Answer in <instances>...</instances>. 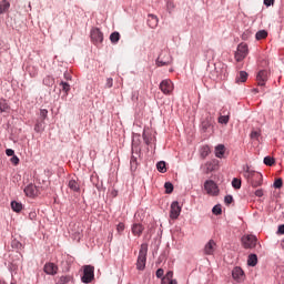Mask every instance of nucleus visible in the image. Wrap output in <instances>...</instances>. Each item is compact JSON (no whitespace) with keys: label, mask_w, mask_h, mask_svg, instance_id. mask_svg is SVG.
I'll use <instances>...</instances> for the list:
<instances>
[{"label":"nucleus","mask_w":284,"mask_h":284,"mask_svg":"<svg viewBox=\"0 0 284 284\" xmlns=\"http://www.w3.org/2000/svg\"><path fill=\"white\" fill-rule=\"evenodd\" d=\"M274 163H276V160L274 158H272L270 155L264 158V165L272 168V165H274Z\"/></svg>","instance_id":"40"},{"label":"nucleus","mask_w":284,"mask_h":284,"mask_svg":"<svg viewBox=\"0 0 284 284\" xmlns=\"http://www.w3.org/2000/svg\"><path fill=\"white\" fill-rule=\"evenodd\" d=\"M114 85V80L112 78L106 79L105 88H112Z\"/></svg>","instance_id":"54"},{"label":"nucleus","mask_w":284,"mask_h":284,"mask_svg":"<svg viewBox=\"0 0 284 284\" xmlns=\"http://www.w3.org/2000/svg\"><path fill=\"white\" fill-rule=\"evenodd\" d=\"M11 247L13 250H23V244L19 242L18 240H12Z\"/></svg>","instance_id":"43"},{"label":"nucleus","mask_w":284,"mask_h":284,"mask_svg":"<svg viewBox=\"0 0 284 284\" xmlns=\"http://www.w3.org/2000/svg\"><path fill=\"white\" fill-rule=\"evenodd\" d=\"M121 40V33H119L118 31H114L110 34V41L111 43H119V41Z\"/></svg>","instance_id":"34"},{"label":"nucleus","mask_w":284,"mask_h":284,"mask_svg":"<svg viewBox=\"0 0 284 284\" xmlns=\"http://www.w3.org/2000/svg\"><path fill=\"white\" fill-rule=\"evenodd\" d=\"M267 79H270V71L262 69L257 72L256 82L260 88H264V85L267 83Z\"/></svg>","instance_id":"11"},{"label":"nucleus","mask_w":284,"mask_h":284,"mask_svg":"<svg viewBox=\"0 0 284 284\" xmlns=\"http://www.w3.org/2000/svg\"><path fill=\"white\" fill-rule=\"evenodd\" d=\"M164 190L165 194H172V192H174V184H172L171 182H165Z\"/></svg>","instance_id":"39"},{"label":"nucleus","mask_w":284,"mask_h":284,"mask_svg":"<svg viewBox=\"0 0 284 284\" xmlns=\"http://www.w3.org/2000/svg\"><path fill=\"white\" fill-rule=\"evenodd\" d=\"M91 183L97 187L99 192H101V189L103 187V183H99V176L91 175Z\"/></svg>","instance_id":"32"},{"label":"nucleus","mask_w":284,"mask_h":284,"mask_svg":"<svg viewBox=\"0 0 284 284\" xmlns=\"http://www.w3.org/2000/svg\"><path fill=\"white\" fill-rule=\"evenodd\" d=\"M210 154H212V149L210 148V145L205 144V145L201 146V149H200L201 159L205 160V159H207V156H210Z\"/></svg>","instance_id":"24"},{"label":"nucleus","mask_w":284,"mask_h":284,"mask_svg":"<svg viewBox=\"0 0 284 284\" xmlns=\"http://www.w3.org/2000/svg\"><path fill=\"white\" fill-rule=\"evenodd\" d=\"M200 170L203 172V174H212V172H216V170H219V160L213 159L206 161L201 165Z\"/></svg>","instance_id":"4"},{"label":"nucleus","mask_w":284,"mask_h":284,"mask_svg":"<svg viewBox=\"0 0 284 284\" xmlns=\"http://www.w3.org/2000/svg\"><path fill=\"white\" fill-rule=\"evenodd\" d=\"M33 130L37 134H41L45 130V120L37 119Z\"/></svg>","instance_id":"22"},{"label":"nucleus","mask_w":284,"mask_h":284,"mask_svg":"<svg viewBox=\"0 0 284 284\" xmlns=\"http://www.w3.org/2000/svg\"><path fill=\"white\" fill-rule=\"evenodd\" d=\"M257 264H258V256L254 253L250 254L247 258V265L250 267H256Z\"/></svg>","instance_id":"26"},{"label":"nucleus","mask_w":284,"mask_h":284,"mask_svg":"<svg viewBox=\"0 0 284 284\" xmlns=\"http://www.w3.org/2000/svg\"><path fill=\"white\" fill-rule=\"evenodd\" d=\"M143 232H145V225H143L141 222H135L131 225V233L133 236L141 239Z\"/></svg>","instance_id":"14"},{"label":"nucleus","mask_w":284,"mask_h":284,"mask_svg":"<svg viewBox=\"0 0 284 284\" xmlns=\"http://www.w3.org/2000/svg\"><path fill=\"white\" fill-rule=\"evenodd\" d=\"M72 281V276L70 275H62L60 278H59V283L61 284H68Z\"/></svg>","instance_id":"45"},{"label":"nucleus","mask_w":284,"mask_h":284,"mask_svg":"<svg viewBox=\"0 0 284 284\" xmlns=\"http://www.w3.org/2000/svg\"><path fill=\"white\" fill-rule=\"evenodd\" d=\"M64 79H65L67 81H70V80L72 79V77L70 75V73L64 72Z\"/></svg>","instance_id":"60"},{"label":"nucleus","mask_w":284,"mask_h":284,"mask_svg":"<svg viewBox=\"0 0 284 284\" xmlns=\"http://www.w3.org/2000/svg\"><path fill=\"white\" fill-rule=\"evenodd\" d=\"M146 23L149 28L154 30V28L159 26V17H156L155 14L149 13Z\"/></svg>","instance_id":"21"},{"label":"nucleus","mask_w":284,"mask_h":284,"mask_svg":"<svg viewBox=\"0 0 284 284\" xmlns=\"http://www.w3.org/2000/svg\"><path fill=\"white\" fill-rule=\"evenodd\" d=\"M43 272L47 273L49 276H57L59 273V266L52 262H48L43 266Z\"/></svg>","instance_id":"15"},{"label":"nucleus","mask_w":284,"mask_h":284,"mask_svg":"<svg viewBox=\"0 0 284 284\" xmlns=\"http://www.w3.org/2000/svg\"><path fill=\"white\" fill-rule=\"evenodd\" d=\"M0 284H6V281L0 278Z\"/></svg>","instance_id":"64"},{"label":"nucleus","mask_w":284,"mask_h":284,"mask_svg":"<svg viewBox=\"0 0 284 284\" xmlns=\"http://www.w3.org/2000/svg\"><path fill=\"white\" fill-rule=\"evenodd\" d=\"M116 232H118V234L121 236V234H123V232H125V223L120 222V223L116 225Z\"/></svg>","instance_id":"47"},{"label":"nucleus","mask_w":284,"mask_h":284,"mask_svg":"<svg viewBox=\"0 0 284 284\" xmlns=\"http://www.w3.org/2000/svg\"><path fill=\"white\" fill-rule=\"evenodd\" d=\"M277 234H284V224H281L277 229Z\"/></svg>","instance_id":"59"},{"label":"nucleus","mask_w":284,"mask_h":284,"mask_svg":"<svg viewBox=\"0 0 284 284\" xmlns=\"http://www.w3.org/2000/svg\"><path fill=\"white\" fill-rule=\"evenodd\" d=\"M248 74L245 71H240L239 77L236 78L237 83H245L247 81Z\"/></svg>","instance_id":"36"},{"label":"nucleus","mask_w":284,"mask_h":284,"mask_svg":"<svg viewBox=\"0 0 284 284\" xmlns=\"http://www.w3.org/2000/svg\"><path fill=\"white\" fill-rule=\"evenodd\" d=\"M43 85H47V88H52L54 85V78L51 75H47L43 79Z\"/></svg>","instance_id":"35"},{"label":"nucleus","mask_w":284,"mask_h":284,"mask_svg":"<svg viewBox=\"0 0 284 284\" xmlns=\"http://www.w3.org/2000/svg\"><path fill=\"white\" fill-rule=\"evenodd\" d=\"M267 37H270V33H268L267 30H265V29H262V30H260V31H257V32L255 33V39H256V41H263V40H265Z\"/></svg>","instance_id":"27"},{"label":"nucleus","mask_w":284,"mask_h":284,"mask_svg":"<svg viewBox=\"0 0 284 284\" xmlns=\"http://www.w3.org/2000/svg\"><path fill=\"white\" fill-rule=\"evenodd\" d=\"M212 213L215 216H221V214H223V209L221 207V204H216L215 206H213Z\"/></svg>","instance_id":"41"},{"label":"nucleus","mask_w":284,"mask_h":284,"mask_svg":"<svg viewBox=\"0 0 284 284\" xmlns=\"http://www.w3.org/2000/svg\"><path fill=\"white\" fill-rule=\"evenodd\" d=\"M164 274H165V271L163 268H158L155 272L156 278H163Z\"/></svg>","instance_id":"53"},{"label":"nucleus","mask_w":284,"mask_h":284,"mask_svg":"<svg viewBox=\"0 0 284 284\" xmlns=\"http://www.w3.org/2000/svg\"><path fill=\"white\" fill-rule=\"evenodd\" d=\"M243 170V176L246 179L247 183L252 185V187H261V185H263V174L251 170L250 165H245Z\"/></svg>","instance_id":"1"},{"label":"nucleus","mask_w":284,"mask_h":284,"mask_svg":"<svg viewBox=\"0 0 284 284\" xmlns=\"http://www.w3.org/2000/svg\"><path fill=\"white\" fill-rule=\"evenodd\" d=\"M251 37H252V31L250 29H246L242 33L241 39H242V41H250Z\"/></svg>","instance_id":"42"},{"label":"nucleus","mask_w":284,"mask_h":284,"mask_svg":"<svg viewBox=\"0 0 284 284\" xmlns=\"http://www.w3.org/2000/svg\"><path fill=\"white\" fill-rule=\"evenodd\" d=\"M11 210H13L14 212H17V214H19V212L23 210V204L17 201H11Z\"/></svg>","instance_id":"31"},{"label":"nucleus","mask_w":284,"mask_h":284,"mask_svg":"<svg viewBox=\"0 0 284 284\" xmlns=\"http://www.w3.org/2000/svg\"><path fill=\"white\" fill-rule=\"evenodd\" d=\"M224 203L225 205H232V203H234V197L232 195H225Z\"/></svg>","instance_id":"50"},{"label":"nucleus","mask_w":284,"mask_h":284,"mask_svg":"<svg viewBox=\"0 0 284 284\" xmlns=\"http://www.w3.org/2000/svg\"><path fill=\"white\" fill-rule=\"evenodd\" d=\"M11 110L10 103L8 100L0 98V114H9Z\"/></svg>","instance_id":"20"},{"label":"nucleus","mask_w":284,"mask_h":284,"mask_svg":"<svg viewBox=\"0 0 284 284\" xmlns=\"http://www.w3.org/2000/svg\"><path fill=\"white\" fill-rule=\"evenodd\" d=\"M112 239H114V234L111 232L109 233V236H108L109 243H112Z\"/></svg>","instance_id":"61"},{"label":"nucleus","mask_w":284,"mask_h":284,"mask_svg":"<svg viewBox=\"0 0 284 284\" xmlns=\"http://www.w3.org/2000/svg\"><path fill=\"white\" fill-rule=\"evenodd\" d=\"M6 154H7V156H14V150H12V149H7V150H6Z\"/></svg>","instance_id":"58"},{"label":"nucleus","mask_w":284,"mask_h":284,"mask_svg":"<svg viewBox=\"0 0 284 284\" xmlns=\"http://www.w3.org/2000/svg\"><path fill=\"white\" fill-rule=\"evenodd\" d=\"M90 38L93 45H101L103 43V32L97 27L91 29Z\"/></svg>","instance_id":"8"},{"label":"nucleus","mask_w":284,"mask_h":284,"mask_svg":"<svg viewBox=\"0 0 284 284\" xmlns=\"http://www.w3.org/2000/svg\"><path fill=\"white\" fill-rule=\"evenodd\" d=\"M160 90L163 92V94H172L174 90V83H172V80L170 79L162 80L160 83Z\"/></svg>","instance_id":"12"},{"label":"nucleus","mask_w":284,"mask_h":284,"mask_svg":"<svg viewBox=\"0 0 284 284\" xmlns=\"http://www.w3.org/2000/svg\"><path fill=\"white\" fill-rule=\"evenodd\" d=\"M273 187H275V190H281V187H283V179H276L273 183Z\"/></svg>","instance_id":"46"},{"label":"nucleus","mask_w":284,"mask_h":284,"mask_svg":"<svg viewBox=\"0 0 284 284\" xmlns=\"http://www.w3.org/2000/svg\"><path fill=\"white\" fill-rule=\"evenodd\" d=\"M281 247H282V250H284V239L281 241Z\"/></svg>","instance_id":"63"},{"label":"nucleus","mask_w":284,"mask_h":284,"mask_svg":"<svg viewBox=\"0 0 284 284\" xmlns=\"http://www.w3.org/2000/svg\"><path fill=\"white\" fill-rule=\"evenodd\" d=\"M241 185H242L241 179L234 178L232 180V187H234V190H241Z\"/></svg>","instance_id":"44"},{"label":"nucleus","mask_w":284,"mask_h":284,"mask_svg":"<svg viewBox=\"0 0 284 284\" xmlns=\"http://www.w3.org/2000/svg\"><path fill=\"white\" fill-rule=\"evenodd\" d=\"M232 277L237 283H241V281H243V278L245 277V272L243 271V268H241V266H235L232 271Z\"/></svg>","instance_id":"18"},{"label":"nucleus","mask_w":284,"mask_h":284,"mask_svg":"<svg viewBox=\"0 0 284 284\" xmlns=\"http://www.w3.org/2000/svg\"><path fill=\"white\" fill-rule=\"evenodd\" d=\"M27 72L29 73L31 79H34L39 74V69H37L36 67H29L27 69Z\"/></svg>","instance_id":"37"},{"label":"nucleus","mask_w":284,"mask_h":284,"mask_svg":"<svg viewBox=\"0 0 284 284\" xmlns=\"http://www.w3.org/2000/svg\"><path fill=\"white\" fill-rule=\"evenodd\" d=\"M81 281L82 283H85V284H90L92 281H94V266L84 265Z\"/></svg>","instance_id":"6"},{"label":"nucleus","mask_w":284,"mask_h":284,"mask_svg":"<svg viewBox=\"0 0 284 284\" xmlns=\"http://www.w3.org/2000/svg\"><path fill=\"white\" fill-rule=\"evenodd\" d=\"M62 92H64V97H68V94L70 93L71 87L70 83L65 82V81H61L59 83Z\"/></svg>","instance_id":"30"},{"label":"nucleus","mask_w":284,"mask_h":284,"mask_svg":"<svg viewBox=\"0 0 284 284\" xmlns=\"http://www.w3.org/2000/svg\"><path fill=\"white\" fill-rule=\"evenodd\" d=\"M204 190L206 194H210L211 196H219V185H216L214 180H206L204 182Z\"/></svg>","instance_id":"9"},{"label":"nucleus","mask_w":284,"mask_h":284,"mask_svg":"<svg viewBox=\"0 0 284 284\" xmlns=\"http://www.w3.org/2000/svg\"><path fill=\"white\" fill-rule=\"evenodd\" d=\"M169 284H179V282L176 280H169Z\"/></svg>","instance_id":"62"},{"label":"nucleus","mask_w":284,"mask_h":284,"mask_svg":"<svg viewBox=\"0 0 284 284\" xmlns=\"http://www.w3.org/2000/svg\"><path fill=\"white\" fill-rule=\"evenodd\" d=\"M10 163H12V165H19V163H21V160L19 159V156L13 155L10 159Z\"/></svg>","instance_id":"51"},{"label":"nucleus","mask_w":284,"mask_h":284,"mask_svg":"<svg viewBox=\"0 0 284 284\" xmlns=\"http://www.w3.org/2000/svg\"><path fill=\"white\" fill-rule=\"evenodd\" d=\"M40 119L41 121H45V119H48V110L47 109H41L40 110Z\"/></svg>","instance_id":"49"},{"label":"nucleus","mask_w":284,"mask_h":284,"mask_svg":"<svg viewBox=\"0 0 284 284\" xmlns=\"http://www.w3.org/2000/svg\"><path fill=\"white\" fill-rule=\"evenodd\" d=\"M68 187L71 192H81V184H79V180L71 179L68 183Z\"/></svg>","instance_id":"23"},{"label":"nucleus","mask_w":284,"mask_h":284,"mask_svg":"<svg viewBox=\"0 0 284 284\" xmlns=\"http://www.w3.org/2000/svg\"><path fill=\"white\" fill-rule=\"evenodd\" d=\"M276 0H264V6L266 8H270L271 6H274Z\"/></svg>","instance_id":"56"},{"label":"nucleus","mask_w":284,"mask_h":284,"mask_svg":"<svg viewBox=\"0 0 284 284\" xmlns=\"http://www.w3.org/2000/svg\"><path fill=\"white\" fill-rule=\"evenodd\" d=\"M215 156H216V159H223L225 156V145L224 144H217L215 146Z\"/></svg>","instance_id":"25"},{"label":"nucleus","mask_w":284,"mask_h":284,"mask_svg":"<svg viewBox=\"0 0 284 284\" xmlns=\"http://www.w3.org/2000/svg\"><path fill=\"white\" fill-rule=\"evenodd\" d=\"M158 68H163V65H170V61L161 60V55L155 61Z\"/></svg>","instance_id":"48"},{"label":"nucleus","mask_w":284,"mask_h":284,"mask_svg":"<svg viewBox=\"0 0 284 284\" xmlns=\"http://www.w3.org/2000/svg\"><path fill=\"white\" fill-rule=\"evenodd\" d=\"M165 278L166 281H172V278H174V272L173 271L166 272L165 277H163L162 281H165Z\"/></svg>","instance_id":"52"},{"label":"nucleus","mask_w":284,"mask_h":284,"mask_svg":"<svg viewBox=\"0 0 284 284\" xmlns=\"http://www.w3.org/2000/svg\"><path fill=\"white\" fill-rule=\"evenodd\" d=\"M181 204H179V201H174L171 204V210H170V219L172 221H176V219H179V216H181Z\"/></svg>","instance_id":"13"},{"label":"nucleus","mask_w":284,"mask_h":284,"mask_svg":"<svg viewBox=\"0 0 284 284\" xmlns=\"http://www.w3.org/2000/svg\"><path fill=\"white\" fill-rule=\"evenodd\" d=\"M142 139L145 145H152V133L143 131Z\"/></svg>","instance_id":"33"},{"label":"nucleus","mask_w":284,"mask_h":284,"mask_svg":"<svg viewBox=\"0 0 284 284\" xmlns=\"http://www.w3.org/2000/svg\"><path fill=\"white\" fill-rule=\"evenodd\" d=\"M258 136H261V133L258 131L251 132V139H258Z\"/></svg>","instance_id":"57"},{"label":"nucleus","mask_w":284,"mask_h":284,"mask_svg":"<svg viewBox=\"0 0 284 284\" xmlns=\"http://www.w3.org/2000/svg\"><path fill=\"white\" fill-rule=\"evenodd\" d=\"M148 263V243H142L140 246L138 260H136V270L139 272H143L145 270V265Z\"/></svg>","instance_id":"3"},{"label":"nucleus","mask_w":284,"mask_h":284,"mask_svg":"<svg viewBox=\"0 0 284 284\" xmlns=\"http://www.w3.org/2000/svg\"><path fill=\"white\" fill-rule=\"evenodd\" d=\"M205 256H214V253L216 252V242L214 240H210L203 250Z\"/></svg>","instance_id":"17"},{"label":"nucleus","mask_w":284,"mask_h":284,"mask_svg":"<svg viewBox=\"0 0 284 284\" xmlns=\"http://www.w3.org/2000/svg\"><path fill=\"white\" fill-rule=\"evenodd\" d=\"M156 170L161 174H165V172H168V164L165 163V161L158 162L156 163Z\"/></svg>","instance_id":"29"},{"label":"nucleus","mask_w":284,"mask_h":284,"mask_svg":"<svg viewBox=\"0 0 284 284\" xmlns=\"http://www.w3.org/2000/svg\"><path fill=\"white\" fill-rule=\"evenodd\" d=\"M241 241L244 250H254L258 243L256 235H243Z\"/></svg>","instance_id":"5"},{"label":"nucleus","mask_w":284,"mask_h":284,"mask_svg":"<svg viewBox=\"0 0 284 284\" xmlns=\"http://www.w3.org/2000/svg\"><path fill=\"white\" fill-rule=\"evenodd\" d=\"M213 123L214 121L212 120V116H206L204 120L201 121V132H212Z\"/></svg>","instance_id":"16"},{"label":"nucleus","mask_w":284,"mask_h":284,"mask_svg":"<svg viewBox=\"0 0 284 284\" xmlns=\"http://www.w3.org/2000/svg\"><path fill=\"white\" fill-rule=\"evenodd\" d=\"M175 8H176V4L174 3V1L172 0L166 1V10L169 14H172Z\"/></svg>","instance_id":"38"},{"label":"nucleus","mask_w":284,"mask_h":284,"mask_svg":"<svg viewBox=\"0 0 284 284\" xmlns=\"http://www.w3.org/2000/svg\"><path fill=\"white\" fill-rule=\"evenodd\" d=\"M139 159H141V148L139 146V144L133 142L132 143V154H131V159H130V170H131L132 174H134V172H136V170H139V165H141V163H139Z\"/></svg>","instance_id":"2"},{"label":"nucleus","mask_w":284,"mask_h":284,"mask_svg":"<svg viewBox=\"0 0 284 284\" xmlns=\"http://www.w3.org/2000/svg\"><path fill=\"white\" fill-rule=\"evenodd\" d=\"M217 123H221L222 125H227V123H230V111H227V109L221 110Z\"/></svg>","instance_id":"19"},{"label":"nucleus","mask_w":284,"mask_h":284,"mask_svg":"<svg viewBox=\"0 0 284 284\" xmlns=\"http://www.w3.org/2000/svg\"><path fill=\"white\" fill-rule=\"evenodd\" d=\"M24 194L29 199H37L41 194V191L34 183H30L24 187Z\"/></svg>","instance_id":"10"},{"label":"nucleus","mask_w":284,"mask_h":284,"mask_svg":"<svg viewBox=\"0 0 284 284\" xmlns=\"http://www.w3.org/2000/svg\"><path fill=\"white\" fill-rule=\"evenodd\" d=\"M264 194H265V193H264L263 189H257V190L255 191V196H257L258 199L263 197Z\"/></svg>","instance_id":"55"},{"label":"nucleus","mask_w":284,"mask_h":284,"mask_svg":"<svg viewBox=\"0 0 284 284\" xmlns=\"http://www.w3.org/2000/svg\"><path fill=\"white\" fill-rule=\"evenodd\" d=\"M10 10V2L8 0H2L0 2V14H6Z\"/></svg>","instance_id":"28"},{"label":"nucleus","mask_w":284,"mask_h":284,"mask_svg":"<svg viewBox=\"0 0 284 284\" xmlns=\"http://www.w3.org/2000/svg\"><path fill=\"white\" fill-rule=\"evenodd\" d=\"M247 54H250V49L247 47V43L241 42L237 45V51L235 53V60L240 63L241 61H243V59H245V57H247Z\"/></svg>","instance_id":"7"}]
</instances>
